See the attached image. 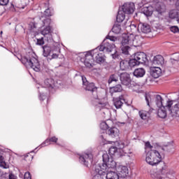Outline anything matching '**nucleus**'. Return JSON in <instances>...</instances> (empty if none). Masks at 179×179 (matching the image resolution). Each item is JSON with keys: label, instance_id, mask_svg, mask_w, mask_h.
<instances>
[{"label": "nucleus", "instance_id": "obj_57", "mask_svg": "<svg viewBox=\"0 0 179 179\" xmlns=\"http://www.w3.org/2000/svg\"><path fill=\"white\" fill-rule=\"evenodd\" d=\"M40 100H45V95H40L39 96Z\"/></svg>", "mask_w": 179, "mask_h": 179}, {"label": "nucleus", "instance_id": "obj_34", "mask_svg": "<svg viewBox=\"0 0 179 179\" xmlns=\"http://www.w3.org/2000/svg\"><path fill=\"white\" fill-rule=\"evenodd\" d=\"M162 150L165 152H173L174 150V145L173 143H168L162 147Z\"/></svg>", "mask_w": 179, "mask_h": 179}, {"label": "nucleus", "instance_id": "obj_31", "mask_svg": "<svg viewBox=\"0 0 179 179\" xmlns=\"http://www.w3.org/2000/svg\"><path fill=\"white\" fill-rule=\"evenodd\" d=\"M100 171H103L101 169L98 168L97 166L95 167V173L96 174L93 177L92 179H104L103 176H106V173H101Z\"/></svg>", "mask_w": 179, "mask_h": 179}, {"label": "nucleus", "instance_id": "obj_32", "mask_svg": "<svg viewBox=\"0 0 179 179\" xmlns=\"http://www.w3.org/2000/svg\"><path fill=\"white\" fill-rule=\"evenodd\" d=\"M122 90V86L120 84L110 88V93H119Z\"/></svg>", "mask_w": 179, "mask_h": 179}, {"label": "nucleus", "instance_id": "obj_28", "mask_svg": "<svg viewBox=\"0 0 179 179\" xmlns=\"http://www.w3.org/2000/svg\"><path fill=\"white\" fill-rule=\"evenodd\" d=\"M28 30L31 31V33H37V23L36 22L32 21L29 24Z\"/></svg>", "mask_w": 179, "mask_h": 179}, {"label": "nucleus", "instance_id": "obj_42", "mask_svg": "<svg viewBox=\"0 0 179 179\" xmlns=\"http://www.w3.org/2000/svg\"><path fill=\"white\" fill-rule=\"evenodd\" d=\"M5 158L3 156L0 155V167H3V169H8V165L6 162L4 161Z\"/></svg>", "mask_w": 179, "mask_h": 179}, {"label": "nucleus", "instance_id": "obj_5", "mask_svg": "<svg viewBox=\"0 0 179 179\" xmlns=\"http://www.w3.org/2000/svg\"><path fill=\"white\" fill-rule=\"evenodd\" d=\"M82 80L83 88L87 92H90L92 96H94V94H97V87H96V85H94V83H89V81H87V79L85 76H82Z\"/></svg>", "mask_w": 179, "mask_h": 179}, {"label": "nucleus", "instance_id": "obj_62", "mask_svg": "<svg viewBox=\"0 0 179 179\" xmlns=\"http://www.w3.org/2000/svg\"><path fill=\"white\" fill-rule=\"evenodd\" d=\"M108 142L113 143V141H108Z\"/></svg>", "mask_w": 179, "mask_h": 179}, {"label": "nucleus", "instance_id": "obj_23", "mask_svg": "<svg viewBox=\"0 0 179 179\" xmlns=\"http://www.w3.org/2000/svg\"><path fill=\"white\" fill-rule=\"evenodd\" d=\"M105 176L106 179H120V175L113 171H106Z\"/></svg>", "mask_w": 179, "mask_h": 179}, {"label": "nucleus", "instance_id": "obj_40", "mask_svg": "<svg viewBox=\"0 0 179 179\" xmlns=\"http://www.w3.org/2000/svg\"><path fill=\"white\" fill-rule=\"evenodd\" d=\"M43 56L48 57L51 54V48L50 46H43Z\"/></svg>", "mask_w": 179, "mask_h": 179}, {"label": "nucleus", "instance_id": "obj_39", "mask_svg": "<svg viewBox=\"0 0 179 179\" xmlns=\"http://www.w3.org/2000/svg\"><path fill=\"white\" fill-rule=\"evenodd\" d=\"M136 65H139V64L136 61V59H135V57H134V59H131L130 60H129V69H131V68H134V66H136Z\"/></svg>", "mask_w": 179, "mask_h": 179}, {"label": "nucleus", "instance_id": "obj_4", "mask_svg": "<svg viewBox=\"0 0 179 179\" xmlns=\"http://www.w3.org/2000/svg\"><path fill=\"white\" fill-rule=\"evenodd\" d=\"M170 176H173V171L167 168L164 162L159 164V171L155 173L156 179H170Z\"/></svg>", "mask_w": 179, "mask_h": 179}, {"label": "nucleus", "instance_id": "obj_30", "mask_svg": "<svg viewBox=\"0 0 179 179\" xmlns=\"http://www.w3.org/2000/svg\"><path fill=\"white\" fill-rule=\"evenodd\" d=\"M141 44H142V41H141V36H133L131 46L134 45V47H138V45H141Z\"/></svg>", "mask_w": 179, "mask_h": 179}, {"label": "nucleus", "instance_id": "obj_8", "mask_svg": "<svg viewBox=\"0 0 179 179\" xmlns=\"http://www.w3.org/2000/svg\"><path fill=\"white\" fill-rule=\"evenodd\" d=\"M94 59L93 57V53L91 51L87 52L85 55L84 64L87 68H93L94 64Z\"/></svg>", "mask_w": 179, "mask_h": 179}, {"label": "nucleus", "instance_id": "obj_43", "mask_svg": "<svg viewBox=\"0 0 179 179\" xmlns=\"http://www.w3.org/2000/svg\"><path fill=\"white\" fill-rule=\"evenodd\" d=\"M43 26L46 27H51L50 24H51V19L45 17V19L42 20Z\"/></svg>", "mask_w": 179, "mask_h": 179}, {"label": "nucleus", "instance_id": "obj_21", "mask_svg": "<svg viewBox=\"0 0 179 179\" xmlns=\"http://www.w3.org/2000/svg\"><path fill=\"white\" fill-rule=\"evenodd\" d=\"M138 30H141L142 33L148 34V33H150L152 29H150V25L148 24L141 23L138 25Z\"/></svg>", "mask_w": 179, "mask_h": 179}, {"label": "nucleus", "instance_id": "obj_53", "mask_svg": "<svg viewBox=\"0 0 179 179\" xmlns=\"http://www.w3.org/2000/svg\"><path fill=\"white\" fill-rule=\"evenodd\" d=\"M115 52L113 54H112V57L113 59H117V58H120V55L118 54V52H117L115 50Z\"/></svg>", "mask_w": 179, "mask_h": 179}, {"label": "nucleus", "instance_id": "obj_54", "mask_svg": "<svg viewBox=\"0 0 179 179\" xmlns=\"http://www.w3.org/2000/svg\"><path fill=\"white\" fill-rule=\"evenodd\" d=\"M24 179H31V175H30V172H26L24 173Z\"/></svg>", "mask_w": 179, "mask_h": 179}, {"label": "nucleus", "instance_id": "obj_59", "mask_svg": "<svg viewBox=\"0 0 179 179\" xmlns=\"http://www.w3.org/2000/svg\"><path fill=\"white\" fill-rule=\"evenodd\" d=\"M101 138L102 139H104V136H103V135L101 136Z\"/></svg>", "mask_w": 179, "mask_h": 179}, {"label": "nucleus", "instance_id": "obj_47", "mask_svg": "<svg viewBox=\"0 0 179 179\" xmlns=\"http://www.w3.org/2000/svg\"><path fill=\"white\" fill-rule=\"evenodd\" d=\"M100 128H101V129L107 131V130L110 129V126H108V124H107V122H103L100 124Z\"/></svg>", "mask_w": 179, "mask_h": 179}, {"label": "nucleus", "instance_id": "obj_2", "mask_svg": "<svg viewBox=\"0 0 179 179\" xmlns=\"http://www.w3.org/2000/svg\"><path fill=\"white\" fill-rule=\"evenodd\" d=\"M26 68H31L35 72H40L41 66L38 59L33 55L18 58Z\"/></svg>", "mask_w": 179, "mask_h": 179}, {"label": "nucleus", "instance_id": "obj_18", "mask_svg": "<svg viewBox=\"0 0 179 179\" xmlns=\"http://www.w3.org/2000/svg\"><path fill=\"white\" fill-rule=\"evenodd\" d=\"M117 173H119L120 177H122V178H125V177H127L129 174L128 167L125 166H120L117 169Z\"/></svg>", "mask_w": 179, "mask_h": 179}, {"label": "nucleus", "instance_id": "obj_20", "mask_svg": "<svg viewBox=\"0 0 179 179\" xmlns=\"http://www.w3.org/2000/svg\"><path fill=\"white\" fill-rule=\"evenodd\" d=\"M152 64V65H163L164 64V58L160 55L155 56Z\"/></svg>", "mask_w": 179, "mask_h": 179}, {"label": "nucleus", "instance_id": "obj_60", "mask_svg": "<svg viewBox=\"0 0 179 179\" xmlns=\"http://www.w3.org/2000/svg\"><path fill=\"white\" fill-rule=\"evenodd\" d=\"M132 26H133L134 27H136V25H135V24H133Z\"/></svg>", "mask_w": 179, "mask_h": 179}, {"label": "nucleus", "instance_id": "obj_3", "mask_svg": "<svg viewBox=\"0 0 179 179\" xmlns=\"http://www.w3.org/2000/svg\"><path fill=\"white\" fill-rule=\"evenodd\" d=\"M145 162L150 166H158L160 163H163L162 162V155L160 152L156 150H151L148 151L146 154Z\"/></svg>", "mask_w": 179, "mask_h": 179}, {"label": "nucleus", "instance_id": "obj_50", "mask_svg": "<svg viewBox=\"0 0 179 179\" xmlns=\"http://www.w3.org/2000/svg\"><path fill=\"white\" fill-rule=\"evenodd\" d=\"M169 29L172 33H178L179 29L177 26H171L169 27Z\"/></svg>", "mask_w": 179, "mask_h": 179}, {"label": "nucleus", "instance_id": "obj_7", "mask_svg": "<svg viewBox=\"0 0 179 179\" xmlns=\"http://www.w3.org/2000/svg\"><path fill=\"white\" fill-rule=\"evenodd\" d=\"M98 50L99 51H106V52H111L113 50H115V45H112L106 39H104L102 43L99 46Z\"/></svg>", "mask_w": 179, "mask_h": 179}, {"label": "nucleus", "instance_id": "obj_14", "mask_svg": "<svg viewBox=\"0 0 179 179\" xmlns=\"http://www.w3.org/2000/svg\"><path fill=\"white\" fill-rule=\"evenodd\" d=\"M120 80L122 85H124L125 86H129V85H131V76H129V74L127 73H120Z\"/></svg>", "mask_w": 179, "mask_h": 179}, {"label": "nucleus", "instance_id": "obj_27", "mask_svg": "<svg viewBox=\"0 0 179 179\" xmlns=\"http://www.w3.org/2000/svg\"><path fill=\"white\" fill-rule=\"evenodd\" d=\"M124 20H125V13L120 9L117 13V15L116 17V20L117 23H121L124 22Z\"/></svg>", "mask_w": 179, "mask_h": 179}, {"label": "nucleus", "instance_id": "obj_24", "mask_svg": "<svg viewBox=\"0 0 179 179\" xmlns=\"http://www.w3.org/2000/svg\"><path fill=\"white\" fill-rule=\"evenodd\" d=\"M44 85L48 89H54L55 87V81L52 78H47L44 81Z\"/></svg>", "mask_w": 179, "mask_h": 179}, {"label": "nucleus", "instance_id": "obj_22", "mask_svg": "<svg viewBox=\"0 0 179 179\" xmlns=\"http://www.w3.org/2000/svg\"><path fill=\"white\" fill-rule=\"evenodd\" d=\"M146 73V70L143 68L136 69L133 73L134 76L136 78H143Z\"/></svg>", "mask_w": 179, "mask_h": 179}, {"label": "nucleus", "instance_id": "obj_58", "mask_svg": "<svg viewBox=\"0 0 179 179\" xmlns=\"http://www.w3.org/2000/svg\"><path fill=\"white\" fill-rule=\"evenodd\" d=\"M55 58H58V55H57V54H53L52 55V59H55Z\"/></svg>", "mask_w": 179, "mask_h": 179}, {"label": "nucleus", "instance_id": "obj_19", "mask_svg": "<svg viewBox=\"0 0 179 179\" xmlns=\"http://www.w3.org/2000/svg\"><path fill=\"white\" fill-rule=\"evenodd\" d=\"M157 115L159 118L164 119L167 117V103L162 107L158 108Z\"/></svg>", "mask_w": 179, "mask_h": 179}, {"label": "nucleus", "instance_id": "obj_17", "mask_svg": "<svg viewBox=\"0 0 179 179\" xmlns=\"http://www.w3.org/2000/svg\"><path fill=\"white\" fill-rule=\"evenodd\" d=\"M125 103V99H124V95H121L117 98H113V104L116 108H120L122 107V104Z\"/></svg>", "mask_w": 179, "mask_h": 179}, {"label": "nucleus", "instance_id": "obj_12", "mask_svg": "<svg viewBox=\"0 0 179 179\" xmlns=\"http://www.w3.org/2000/svg\"><path fill=\"white\" fill-rule=\"evenodd\" d=\"M106 133L112 139H115V138L120 136V130L117 127H110L106 131Z\"/></svg>", "mask_w": 179, "mask_h": 179}, {"label": "nucleus", "instance_id": "obj_44", "mask_svg": "<svg viewBox=\"0 0 179 179\" xmlns=\"http://www.w3.org/2000/svg\"><path fill=\"white\" fill-rule=\"evenodd\" d=\"M109 155L110 156H114V155H115V153H117V152H118V148H117V147L115 146H112L109 148Z\"/></svg>", "mask_w": 179, "mask_h": 179}, {"label": "nucleus", "instance_id": "obj_41", "mask_svg": "<svg viewBox=\"0 0 179 179\" xmlns=\"http://www.w3.org/2000/svg\"><path fill=\"white\" fill-rule=\"evenodd\" d=\"M131 48L128 45H121V50L123 54H125L126 55H128L129 49Z\"/></svg>", "mask_w": 179, "mask_h": 179}, {"label": "nucleus", "instance_id": "obj_26", "mask_svg": "<svg viewBox=\"0 0 179 179\" xmlns=\"http://www.w3.org/2000/svg\"><path fill=\"white\" fill-rule=\"evenodd\" d=\"M120 75L121 74L118 73L110 75L108 80V83L110 85V83H113V82H118V79H120Z\"/></svg>", "mask_w": 179, "mask_h": 179}, {"label": "nucleus", "instance_id": "obj_36", "mask_svg": "<svg viewBox=\"0 0 179 179\" xmlns=\"http://www.w3.org/2000/svg\"><path fill=\"white\" fill-rule=\"evenodd\" d=\"M112 31L115 34H120L122 31V28H121V24H115L112 28Z\"/></svg>", "mask_w": 179, "mask_h": 179}, {"label": "nucleus", "instance_id": "obj_38", "mask_svg": "<svg viewBox=\"0 0 179 179\" xmlns=\"http://www.w3.org/2000/svg\"><path fill=\"white\" fill-rule=\"evenodd\" d=\"M41 34L43 36H51V27H46L42 31H41Z\"/></svg>", "mask_w": 179, "mask_h": 179}, {"label": "nucleus", "instance_id": "obj_11", "mask_svg": "<svg viewBox=\"0 0 179 179\" xmlns=\"http://www.w3.org/2000/svg\"><path fill=\"white\" fill-rule=\"evenodd\" d=\"M134 58L136 59V61H137V63H138V65H141V64H146V62H148V57L143 52L135 53Z\"/></svg>", "mask_w": 179, "mask_h": 179}, {"label": "nucleus", "instance_id": "obj_37", "mask_svg": "<svg viewBox=\"0 0 179 179\" xmlns=\"http://www.w3.org/2000/svg\"><path fill=\"white\" fill-rule=\"evenodd\" d=\"M138 115L141 120H148L150 115V113L146 110H140L138 112Z\"/></svg>", "mask_w": 179, "mask_h": 179}, {"label": "nucleus", "instance_id": "obj_56", "mask_svg": "<svg viewBox=\"0 0 179 179\" xmlns=\"http://www.w3.org/2000/svg\"><path fill=\"white\" fill-rule=\"evenodd\" d=\"M49 141L50 142H55V143H57V142L58 141V138L53 136L50 138Z\"/></svg>", "mask_w": 179, "mask_h": 179}, {"label": "nucleus", "instance_id": "obj_45", "mask_svg": "<svg viewBox=\"0 0 179 179\" xmlns=\"http://www.w3.org/2000/svg\"><path fill=\"white\" fill-rule=\"evenodd\" d=\"M145 101L147 103V105L150 107V102L152 101V96L150 94H145Z\"/></svg>", "mask_w": 179, "mask_h": 179}, {"label": "nucleus", "instance_id": "obj_9", "mask_svg": "<svg viewBox=\"0 0 179 179\" xmlns=\"http://www.w3.org/2000/svg\"><path fill=\"white\" fill-rule=\"evenodd\" d=\"M121 9V11L126 15H131L135 11V4L134 3H125Z\"/></svg>", "mask_w": 179, "mask_h": 179}, {"label": "nucleus", "instance_id": "obj_16", "mask_svg": "<svg viewBox=\"0 0 179 179\" xmlns=\"http://www.w3.org/2000/svg\"><path fill=\"white\" fill-rule=\"evenodd\" d=\"M176 10L171 11L169 14V17L171 19H177V22L179 24V0L176 2Z\"/></svg>", "mask_w": 179, "mask_h": 179}, {"label": "nucleus", "instance_id": "obj_25", "mask_svg": "<svg viewBox=\"0 0 179 179\" xmlns=\"http://www.w3.org/2000/svg\"><path fill=\"white\" fill-rule=\"evenodd\" d=\"M142 13L145 16H152V15H153V7L152 6L143 7L142 8Z\"/></svg>", "mask_w": 179, "mask_h": 179}, {"label": "nucleus", "instance_id": "obj_33", "mask_svg": "<svg viewBox=\"0 0 179 179\" xmlns=\"http://www.w3.org/2000/svg\"><path fill=\"white\" fill-rule=\"evenodd\" d=\"M10 10L12 12H18L19 9H24V7L17 5L15 3L12 2L10 6Z\"/></svg>", "mask_w": 179, "mask_h": 179}, {"label": "nucleus", "instance_id": "obj_10", "mask_svg": "<svg viewBox=\"0 0 179 179\" xmlns=\"http://www.w3.org/2000/svg\"><path fill=\"white\" fill-rule=\"evenodd\" d=\"M79 160L80 163H83L84 166H86V167H87L90 163H92V162H93V155L91 153H85L80 156Z\"/></svg>", "mask_w": 179, "mask_h": 179}, {"label": "nucleus", "instance_id": "obj_48", "mask_svg": "<svg viewBox=\"0 0 179 179\" xmlns=\"http://www.w3.org/2000/svg\"><path fill=\"white\" fill-rule=\"evenodd\" d=\"M174 61H179V53H175L171 58V62H174Z\"/></svg>", "mask_w": 179, "mask_h": 179}, {"label": "nucleus", "instance_id": "obj_46", "mask_svg": "<svg viewBox=\"0 0 179 179\" xmlns=\"http://www.w3.org/2000/svg\"><path fill=\"white\" fill-rule=\"evenodd\" d=\"M105 40H110V41L115 42V41H118V38L117 36H110V34H108L106 36Z\"/></svg>", "mask_w": 179, "mask_h": 179}, {"label": "nucleus", "instance_id": "obj_1", "mask_svg": "<svg viewBox=\"0 0 179 179\" xmlns=\"http://www.w3.org/2000/svg\"><path fill=\"white\" fill-rule=\"evenodd\" d=\"M103 158V163L99 164L96 166L98 169L101 170L102 171H99L101 174H106V171H111V169H114L117 164L113 158H110L108 154L105 153L102 156Z\"/></svg>", "mask_w": 179, "mask_h": 179}, {"label": "nucleus", "instance_id": "obj_35", "mask_svg": "<svg viewBox=\"0 0 179 179\" xmlns=\"http://www.w3.org/2000/svg\"><path fill=\"white\" fill-rule=\"evenodd\" d=\"M155 103L158 108L164 107L163 105V98L159 94L156 95Z\"/></svg>", "mask_w": 179, "mask_h": 179}, {"label": "nucleus", "instance_id": "obj_49", "mask_svg": "<svg viewBox=\"0 0 179 179\" xmlns=\"http://www.w3.org/2000/svg\"><path fill=\"white\" fill-rule=\"evenodd\" d=\"M45 17H50V16H52V13H51V10L50 8L46 9L44 11Z\"/></svg>", "mask_w": 179, "mask_h": 179}, {"label": "nucleus", "instance_id": "obj_63", "mask_svg": "<svg viewBox=\"0 0 179 179\" xmlns=\"http://www.w3.org/2000/svg\"><path fill=\"white\" fill-rule=\"evenodd\" d=\"M1 34H2V31H1Z\"/></svg>", "mask_w": 179, "mask_h": 179}, {"label": "nucleus", "instance_id": "obj_64", "mask_svg": "<svg viewBox=\"0 0 179 179\" xmlns=\"http://www.w3.org/2000/svg\"><path fill=\"white\" fill-rule=\"evenodd\" d=\"M94 99H96V96H94Z\"/></svg>", "mask_w": 179, "mask_h": 179}, {"label": "nucleus", "instance_id": "obj_15", "mask_svg": "<svg viewBox=\"0 0 179 179\" xmlns=\"http://www.w3.org/2000/svg\"><path fill=\"white\" fill-rule=\"evenodd\" d=\"M150 75L155 79H157V78H160V76H162V69L157 66L151 67Z\"/></svg>", "mask_w": 179, "mask_h": 179}, {"label": "nucleus", "instance_id": "obj_6", "mask_svg": "<svg viewBox=\"0 0 179 179\" xmlns=\"http://www.w3.org/2000/svg\"><path fill=\"white\" fill-rule=\"evenodd\" d=\"M99 51V48L92 50V57L96 64L101 65L106 62V55L103 53H100Z\"/></svg>", "mask_w": 179, "mask_h": 179}, {"label": "nucleus", "instance_id": "obj_52", "mask_svg": "<svg viewBox=\"0 0 179 179\" xmlns=\"http://www.w3.org/2000/svg\"><path fill=\"white\" fill-rule=\"evenodd\" d=\"M8 3H9V0H0V5L2 6H6Z\"/></svg>", "mask_w": 179, "mask_h": 179}, {"label": "nucleus", "instance_id": "obj_29", "mask_svg": "<svg viewBox=\"0 0 179 179\" xmlns=\"http://www.w3.org/2000/svg\"><path fill=\"white\" fill-rule=\"evenodd\" d=\"M120 69L122 71H128L129 69V62L128 60H122L120 62Z\"/></svg>", "mask_w": 179, "mask_h": 179}, {"label": "nucleus", "instance_id": "obj_55", "mask_svg": "<svg viewBox=\"0 0 179 179\" xmlns=\"http://www.w3.org/2000/svg\"><path fill=\"white\" fill-rule=\"evenodd\" d=\"M145 146L147 149H153V146L150 145V142L149 141L145 143Z\"/></svg>", "mask_w": 179, "mask_h": 179}, {"label": "nucleus", "instance_id": "obj_13", "mask_svg": "<svg viewBox=\"0 0 179 179\" xmlns=\"http://www.w3.org/2000/svg\"><path fill=\"white\" fill-rule=\"evenodd\" d=\"M132 38H134V34L123 35L121 42L122 45H130V47H132Z\"/></svg>", "mask_w": 179, "mask_h": 179}, {"label": "nucleus", "instance_id": "obj_61", "mask_svg": "<svg viewBox=\"0 0 179 179\" xmlns=\"http://www.w3.org/2000/svg\"><path fill=\"white\" fill-rule=\"evenodd\" d=\"M43 17H44V16H42V17H41V19H43Z\"/></svg>", "mask_w": 179, "mask_h": 179}, {"label": "nucleus", "instance_id": "obj_51", "mask_svg": "<svg viewBox=\"0 0 179 179\" xmlns=\"http://www.w3.org/2000/svg\"><path fill=\"white\" fill-rule=\"evenodd\" d=\"M37 45H44V38H37Z\"/></svg>", "mask_w": 179, "mask_h": 179}]
</instances>
